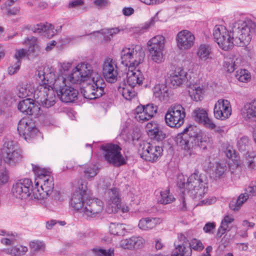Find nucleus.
<instances>
[{"label": "nucleus", "instance_id": "24", "mask_svg": "<svg viewBox=\"0 0 256 256\" xmlns=\"http://www.w3.org/2000/svg\"><path fill=\"white\" fill-rule=\"evenodd\" d=\"M144 80L143 74L140 70H136V68L130 69L128 68L126 84L134 88L137 85H141Z\"/></svg>", "mask_w": 256, "mask_h": 256}, {"label": "nucleus", "instance_id": "56", "mask_svg": "<svg viewBox=\"0 0 256 256\" xmlns=\"http://www.w3.org/2000/svg\"><path fill=\"white\" fill-rule=\"evenodd\" d=\"M144 108L146 113L148 114V118H151L154 116V114L156 112L157 107L154 106V104H148L146 106L142 105Z\"/></svg>", "mask_w": 256, "mask_h": 256}, {"label": "nucleus", "instance_id": "9", "mask_svg": "<svg viewBox=\"0 0 256 256\" xmlns=\"http://www.w3.org/2000/svg\"><path fill=\"white\" fill-rule=\"evenodd\" d=\"M206 184L196 172H194L187 180L186 192L194 199L200 200L206 194Z\"/></svg>", "mask_w": 256, "mask_h": 256}, {"label": "nucleus", "instance_id": "52", "mask_svg": "<svg viewBox=\"0 0 256 256\" xmlns=\"http://www.w3.org/2000/svg\"><path fill=\"white\" fill-rule=\"evenodd\" d=\"M236 78L240 82H246L250 78V76L246 70H240L236 72Z\"/></svg>", "mask_w": 256, "mask_h": 256}, {"label": "nucleus", "instance_id": "31", "mask_svg": "<svg viewBox=\"0 0 256 256\" xmlns=\"http://www.w3.org/2000/svg\"><path fill=\"white\" fill-rule=\"evenodd\" d=\"M188 92L192 99L196 102L200 101L203 98V86L196 84H191L189 87Z\"/></svg>", "mask_w": 256, "mask_h": 256}, {"label": "nucleus", "instance_id": "19", "mask_svg": "<svg viewBox=\"0 0 256 256\" xmlns=\"http://www.w3.org/2000/svg\"><path fill=\"white\" fill-rule=\"evenodd\" d=\"M39 83L42 85L40 92H43V96L40 98V101L42 105L45 108H49L54 106L56 102V96L51 84H42V80L38 76Z\"/></svg>", "mask_w": 256, "mask_h": 256}, {"label": "nucleus", "instance_id": "42", "mask_svg": "<svg viewBox=\"0 0 256 256\" xmlns=\"http://www.w3.org/2000/svg\"><path fill=\"white\" fill-rule=\"evenodd\" d=\"M0 235L4 237L0 240L1 243L6 246H11L16 242L15 236L12 234L6 232L4 230H0Z\"/></svg>", "mask_w": 256, "mask_h": 256}, {"label": "nucleus", "instance_id": "34", "mask_svg": "<svg viewBox=\"0 0 256 256\" xmlns=\"http://www.w3.org/2000/svg\"><path fill=\"white\" fill-rule=\"evenodd\" d=\"M187 178L182 174H180L178 177V186L180 188V192L183 196H182V206L181 208L182 210H186V203L185 201L184 196L186 194V190L187 188Z\"/></svg>", "mask_w": 256, "mask_h": 256}, {"label": "nucleus", "instance_id": "44", "mask_svg": "<svg viewBox=\"0 0 256 256\" xmlns=\"http://www.w3.org/2000/svg\"><path fill=\"white\" fill-rule=\"evenodd\" d=\"M98 166L94 164H86L84 168V176L86 178H90L94 177L98 173Z\"/></svg>", "mask_w": 256, "mask_h": 256}, {"label": "nucleus", "instance_id": "1", "mask_svg": "<svg viewBox=\"0 0 256 256\" xmlns=\"http://www.w3.org/2000/svg\"><path fill=\"white\" fill-rule=\"evenodd\" d=\"M252 34H256V23L240 20L232 24L230 32L222 25H216L213 36L220 48L228 50L234 45L242 46L248 44Z\"/></svg>", "mask_w": 256, "mask_h": 256}, {"label": "nucleus", "instance_id": "64", "mask_svg": "<svg viewBox=\"0 0 256 256\" xmlns=\"http://www.w3.org/2000/svg\"><path fill=\"white\" fill-rule=\"evenodd\" d=\"M216 225L214 222H208L204 226L203 230L206 233L212 234L215 228Z\"/></svg>", "mask_w": 256, "mask_h": 256}, {"label": "nucleus", "instance_id": "26", "mask_svg": "<svg viewBox=\"0 0 256 256\" xmlns=\"http://www.w3.org/2000/svg\"><path fill=\"white\" fill-rule=\"evenodd\" d=\"M16 94L19 98H24L32 96L34 92V87L32 84L22 82L16 88Z\"/></svg>", "mask_w": 256, "mask_h": 256}, {"label": "nucleus", "instance_id": "59", "mask_svg": "<svg viewBox=\"0 0 256 256\" xmlns=\"http://www.w3.org/2000/svg\"><path fill=\"white\" fill-rule=\"evenodd\" d=\"M52 197L54 200L52 204L54 206H56L58 202H62L64 200V196L60 192L56 190L53 192Z\"/></svg>", "mask_w": 256, "mask_h": 256}, {"label": "nucleus", "instance_id": "53", "mask_svg": "<svg viewBox=\"0 0 256 256\" xmlns=\"http://www.w3.org/2000/svg\"><path fill=\"white\" fill-rule=\"evenodd\" d=\"M227 170L228 168L225 163H217L214 171L216 177L222 176Z\"/></svg>", "mask_w": 256, "mask_h": 256}, {"label": "nucleus", "instance_id": "2", "mask_svg": "<svg viewBox=\"0 0 256 256\" xmlns=\"http://www.w3.org/2000/svg\"><path fill=\"white\" fill-rule=\"evenodd\" d=\"M68 78L71 84L86 83L81 90L86 98L95 99L100 97L104 93L106 84L104 79L99 74L94 72L91 65L87 62L78 64Z\"/></svg>", "mask_w": 256, "mask_h": 256}, {"label": "nucleus", "instance_id": "43", "mask_svg": "<svg viewBox=\"0 0 256 256\" xmlns=\"http://www.w3.org/2000/svg\"><path fill=\"white\" fill-rule=\"evenodd\" d=\"M160 198L158 202L164 204L172 202L175 200L173 194L170 192L169 189H166L160 192Z\"/></svg>", "mask_w": 256, "mask_h": 256}, {"label": "nucleus", "instance_id": "60", "mask_svg": "<svg viewBox=\"0 0 256 256\" xmlns=\"http://www.w3.org/2000/svg\"><path fill=\"white\" fill-rule=\"evenodd\" d=\"M203 124L206 128L210 130H214L216 128V124L214 122L212 119L208 117V116H206V118L204 120V121L201 123Z\"/></svg>", "mask_w": 256, "mask_h": 256}, {"label": "nucleus", "instance_id": "63", "mask_svg": "<svg viewBox=\"0 0 256 256\" xmlns=\"http://www.w3.org/2000/svg\"><path fill=\"white\" fill-rule=\"evenodd\" d=\"M158 128H160L159 125L154 122H152L148 123L146 126L148 134V132H152L154 130H156Z\"/></svg>", "mask_w": 256, "mask_h": 256}, {"label": "nucleus", "instance_id": "7", "mask_svg": "<svg viewBox=\"0 0 256 256\" xmlns=\"http://www.w3.org/2000/svg\"><path fill=\"white\" fill-rule=\"evenodd\" d=\"M174 245L175 250L171 256H191L192 249L200 251L204 248L200 240L194 238L189 242L187 238L182 234H178Z\"/></svg>", "mask_w": 256, "mask_h": 256}, {"label": "nucleus", "instance_id": "25", "mask_svg": "<svg viewBox=\"0 0 256 256\" xmlns=\"http://www.w3.org/2000/svg\"><path fill=\"white\" fill-rule=\"evenodd\" d=\"M196 54L202 61L212 60L214 55L212 46L206 44H200L198 48Z\"/></svg>", "mask_w": 256, "mask_h": 256}, {"label": "nucleus", "instance_id": "57", "mask_svg": "<svg viewBox=\"0 0 256 256\" xmlns=\"http://www.w3.org/2000/svg\"><path fill=\"white\" fill-rule=\"evenodd\" d=\"M153 92L154 96L160 100H164L165 94L166 93V90L161 89L160 86H156L154 88Z\"/></svg>", "mask_w": 256, "mask_h": 256}, {"label": "nucleus", "instance_id": "20", "mask_svg": "<svg viewBox=\"0 0 256 256\" xmlns=\"http://www.w3.org/2000/svg\"><path fill=\"white\" fill-rule=\"evenodd\" d=\"M18 130L20 134L22 135L26 140L34 138L38 132L32 120L28 118H23L20 120Z\"/></svg>", "mask_w": 256, "mask_h": 256}, {"label": "nucleus", "instance_id": "46", "mask_svg": "<svg viewBox=\"0 0 256 256\" xmlns=\"http://www.w3.org/2000/svg\"><path fill=\"white\" fill-rule=\"evenodd\" d=\"M237 147L240 152H244L250 148V140L248 136H243L238 140Z\"/></svg>", "mask_w": 256, "mask_h": 256}, {"label": "nucleus", "instance_id": "51", "mask_svg": "<svg viewBox=\"0 0 256 256\" xmlns=\"http://www.w3.org/2000/svg\"><path fill=\"white\" fill-rule=\"evenodd\" d=\"M30 247L31 252L35 253L36 252L44 250V245L42 242L34 240L30 243Z\"/></svg>", "mask_w": 256, "mask_h": 256}, {"label": "nucleus", "instance_id": "37", "mask_svg": "<svg viewBox=\"0 0 256 256\" xmlns=\"http://www.w3.org/2000/svg\"><path fill=\"white\" fill-rule=\"evenodd\" d=\"M32 30L34 32L38 34L45 32L46 30H52V34H50L48 36H54L57 32V30H54V26L48 23L38 24L34 26Z\"/></svg>", "mask_w": 256, "mask_h": 256}, {"label": "nucleus", "instance_id": "22", "mask_svg": "<svg viewBox=\"0 0 256 256\" xmlns=\"http://www.w3.org/2000/svg\"><path fill=\"white\" fill-rule=\"evenodd\" d=\"M195 37L188 30H182L178 32L176 36L178 47L180 50L190 48L194 44Z\"/></svg>", "mask_w": 256, "mask_h": 256}, {"label": "nucleus", "instance_id": "17", "mask_svg": "<svg viewBox=\"0 0 256 256\" xmlns=\"http://www.w3.org/2000/svg\"><path fill=\"white\" fill-rule=\"evenodd\" d=\"M107 195L106 211L108 214L117 212L121 208V199L118 190L116 188L109 190Z\"/></svg>", "mask_w": 256, "mask_h": 256}, {"label": "nucleus", "instance_id": "5", "mask_svg": "<svg viewBox=\"0 0 256 256\" xmlns=\"http://www.w3.org/2000/svg\"><path fill=\"white\" fill-rule=\"evenodd\" d=\"M198 130L196 126L190 125L176 136V142L184 150L186 155L194 154V150L198 146L203 149L206 148L208 138L198 136Z\"/></svg>", "mask_w": 256, "mask_h": 256}, {"label": "nucleus", "instance_id": "55", "mask_svg": "<svg viewBox=\"0 0 256 256\" xmlns=\"http://www.w3.org/2000/svg\"><path fill=\"white\" fill-rule=\"evenodd\" d=\"M119 30L118 28H114L108 30H102V34L104 35V38L105 40H109L113 36L114 34H118Z\"/></svg>", "mask_w": 256, "mask_h": 256}, {"label": "nucleus", "instance_id": "6", "mask_svg": "<svg viewBox=\"0 0 256 256\" xmlns=\"http://www.w3.org/2000/svg\"><path fill=\"white\" fill-rule=\"evenodd\" d=\"M144 57L145 53L140 45L124 47L120 52L121 63L129 69L136 68L142 63Z\"/></svg>", "mask_w": 256, "mask_h": 256}, {"label": "nucleus", "instance_id": "3", "mask_svg": "<svg viewBox=\"0 0 256 256\" xmlns=\"http://www.w3.org/2000/svg\"><path fill=\"white\" fill-rule=\"evenodd\" d=\"M36 74L40 78L42 84L53 85L58 96L62 102L66 103L71 102L76 99L78 91L68 86L71 82L66 80L65 76H59L56 78L54 68L48 66L40 67L36 72Z\"/></svg>", "mask_w": 256, "mask_h": 256}, {"label": "nucleus", "instance_id": "10", "mask_svg": "<svg viewBox=\"0 0 256 256\" xmlns=\"http://www.w3.org/2000/svg\"><path fill=\"white\" fill-rule=\"evenodd\" d=\"M104 156L106 162L116 166H120L126 163L121 154V148L118 144H108L101 146Z\"/></svg>", "mask_w": 256, "mask_h": 256}, {"label": "nucleus", "instance_id": "40", "mask_svg": "<svg viewBox=\"0 0 256 256\" xmlns=\"http://www.w3.org/2000/svg\"><path fill=\"white\" fill-rule=\"evenodd\" d=\"M89 256H114V249L110 248L108 250L100 248H94L88 252Z\"/></svg>", "mask_w": 256, "mask_h": 256}, {"label": "nucleus", "instance_id": "62", "mask_svg": "<svg viewBox=\"0 0 256 256\" xmlns=\"http://www.w3.org/2000/svg\"><path fill=\"white\" fill-rule=\"evenodd\" d=\"M26 50L24 48L16 50L14 54V58L16 61H20L21 62V59L26 56Z\"/></svg>", "mask_w": 256, "mask_h": 256}, {"label": "nucleus", "instance_id": "33", "mask_svg": "<svg viewBox=\"0 0 256 256\" xmlns=\"http://www.w3.org/2000/svg\"><path fill=\"white\" fill-rule=\"evenodd\" d=\"M134 88L126 82H124L120 84L118 90L125 99L131 100L136 96V92Z\"/></svg>", "mask_w": 256, "mask_h": 256}, {"label": "nucleus", "instance_id": "28", "mask_svg": "<svg viewBox=\"0 0 256 256\" xmlns=\"http://www.w3.org/2000/svg\"><path fill=\"white\" fill-rule=\"evenodd\" d=\"M143 243V240L140 237L132 236L121 240L120 245L124 249H132L139 248Z\"/></svg>", "mask_w": 256, "mask_h": 256}, {"label": "nucleus", "instance_id": "12", "mask_svg": "<svg viewBox=\"0 0 256 256\" xmlns=\"http://www.w3.org/2000/svg\"><path fill=\"white\" fill-rule=\"evenodd\" d=\"M2 156L4 162L10 166H15L22 160L20 150L12 142L5 143L2 149Z\"/></svg>", "mask_w": 256, "mask_h": 256}, {"label": "nucleus", "instance_id": "16", "mask_svg": "<svg viewBox=\"0 0 256 256\" xmlns=\"http://www.w3.org/2000/svg\"><path fill=\"white\" fill-rule=\"evenodd\" d=\"M163 150L161 146L150 143H144L140 154L141 158L145 160L154 162L161 156Z\"/></svg>", "mask_w": 256, "mask_h": 256}, {"label": "nucleus", "instance_id": "48", "mask_svg": "<svg viewBox=\"0 0 256 256\" xmlns=\"http://www.w3.org/2000/svg\"><path fill=\"white\" fill-rule=\"evenodd\" d=\"M144 110V106H142V105L138 106L135 110L136 113V118L140 122H144L150 119L148 118V114L146 113Z\"/></svg>", "mask_w": 256, "mask_h": 256}, {"label": "nucleus", "instance_id": "32", "mask_svg": "<svg viewBox=\"0 0 256 256\" xmlns=\"http://www.w3.org/2000/svg\"><path fill=\"white\" fill-rule=\"evenodd\" d=\"M241 62V58L239 57L226 58L224 61V67L228 72H232L240 66Z\"/></svg>", "mask_w": 256, "mask_h": 256}, {"label": "nucleus", "instance_id": "50", "mask_svg": "<svg viewBox=\"0 0 256 256\" xmlns=\"http://www.w3.org/2000/svg\"><path fill=\"white\" fill-rule=\"evenodd\" d=\"M148 134L150 138L158 141L162 140L166 138V134L160 130V128L156 130L148 132Z\"/></svg>", "mask_w": 256, "mask_h": 256}, {"label": "nucleus", "instance_id": "27", "mask_svg": "<svg viewBox=\"0 0 256 256\" xmlns=\"http://www.w3.org/2000/svg\"><path fill=\"white\" fill-rule=\"evenodd\" d=\"M161 222V220L157 218H145L139 221L138 227L143 230H152Z\"/></svg>", "mask_w": 256, "mask_h": 256}, {"label": "nucleus", "instance_id": "45", "mask_svg": "<svg viewBox=\"0 0 256 256\" xmlns=\"http://www.w3.org/2000/svg\"><path fill=\"white\" fill-rule=\"evenodd\" d=\"M245 165L250 170L256 168V156L253 152H246L244 160Z\"/></svg>", "mask_w": 256, "mask_h": 256}, {"label": "nucleus", "instance_id": "39", "mask_svg": "<svg viewBox=\"0 0 256 256\" xmlns=\"http://www.w3.org/2000/svg\"><path fill=\"white\" fill-rule=\"evenodd\" d=\"M208 116L206 110L203 108H197L192 114L193 119L196 122L201 124Z\"/></svg>", "mask_w": 256, "mask_h": 256}, {"label": "nucleus", "instance_id": "13", "mask_svg": "<svg viewBox=\"0 0 256 256\" xmlns=\"http://www.w3.org/2000/svg\"><path fill=\"white\" fill-rule=\"evenodd\" d=\"M12 191L16 198L22 200L26 199L33 192L32 182L28 178L20 180L13 185Z\"/></svg>", "mask_w": 256, "mask_h": 256}, {"label": "nucleus", "instance_id": "47", "mask_svg": "<svg viewBox=\"0 0 256 256\" xmlns=\"http://www.w3.org/2000/svg\"><path fill=\"white\" fill-rule=\"evenodd\" d=\"M32 170L36 174L37 176L35 180V182L36 181H39V180H41L43 177H45L46 176H50V172L48 170L39 167L38 166L34 165L32 164Z\"/></svg>", "mask_w": 256, "mask_h": 256}, {"label": "nucleus", "instance_id": "54", "mask_svg": "<svg viewBox=\"0 0 256 256\" xmlns=\"http://www.w3.org/2000/svg\"><path fill=\"white\" fill-rule=\"evenodd\" d=\"M9 179V172L6 168L0 170V187L6 184Z\"/></svg>", "mask_w": 256, "mask_h": 256}, {"label": "nucleus", "instance_id": "61", "mask_svg": "<svg viewBox=\"0 0 256 256\" xmlns=\"http://www.w3.org/2000/svg\"><path fill=\"white\" fill-rule=\"evenodd\" d=\"M21 64L20 61H16L15 64L8 67V72L10 74L12 75L16 73L20 69Z\"/></svg>", "mask_w": 256, "mask_h": 256}, {"label": "nucleus", "instance_id": "29", "mask_svg": "<svg viewBox=\"0 0 256 256\" xmlns=\"http://www.w3.org/2000/svg\"><path fill=\"white\" fill-rule=\"evenodd\" d=\"M165 43V38L162 35H157L150 39L147 45L148 49L164 50Z\"/></svg>", "mask_w": 256, "mask_h": 256}, {"label": "nucleus", "instance_id": "58", "mask_svg": "<svg viewBox=\"0 0 256 256\" xmlns=\"http://www.w3.org/2000/svg\"><path fill=\"white\" fill-rule=\"evenodd\" d=\"M93 4L98 9H102L108 6L110 2L108 0H94Z\"/></svg>", "mask_w": 256, "mask_h": 256}, {"label": "nucleus", "instance_id": "21", "mask_svg": "<svg viewBox=\"0 0 256 256\" xmlns=\"http://www.w3.org/2000/svg\"><path fill=\"white\" fill-rule=\"evenodd\" d=\"M256 195V185L250 186L246 188L244 192L241 194L236 200H233L230 202L229 207L232 210H238L249 198Z\"/></svg>", "mask_w": 256, "mask_h": 256}, {"label": "nucleus", "instance_id": "4", "mask_svg": "<svg viewBox=\"0 0 256 256\" xmlns=\"http://www.w3.org/2000/svg\"><path fill=\"white\" fill-rule=\"evenodd\" d=\"M70 205L74 210L83 213L88 216L94 217L103 208L102 202L98 198H92L88 196L86 182L80 181L73 192Z\"/></svg>", "mask_w": 256, "mask_h": 256}, {"label": "nucleus", "instance_id": "14", "mask_svg": "<svg viewBox=\"0 0 256 256\" xmlns=\"http://www.w3.org/2000/svg\"><path fill=\"white\" fill-rule=\"evenodd\" d=\"M118 68L116 60L112 58H106L102 64V72L106 80L114 83L118 80Z\"/></svg>", "mask_w": 256, "mask_h": 256}, {"label": "nucleus", "instance_id": "11", "mask_svg": "<svg viewBox=\"0 0 256 256\" xmlns=\"http://www.w3.org/2000/svg\"><path fill=\"white\" fill-rule=\"evenodd\" d=\"M53 178L51 176L43 177L39 181L35 183V187L33 189V194L34 198L44 200L52 194L54 189Z\"/></svg>", "mask_w": 256, "mask_h": 256}, {"label": "nucleus", "instance_id": "38", "mask_svg": "<svg viewBox=\"0 0 256 256\" xmlns=\"http://www.w3.org/2000/svg\"><path fill=\"white\" fill-rule=\"evenodd\" d=\"M28 250L26 246H16L12 248H5L4 252L12 256H22L28 252Z\"/></svg>", "mask_w": 256, "mask_h": 256}, {"label": "nucleus", "instance_id": "49", "mask_svg": "<svg viewBox=\"0 0 256 256\" xmlns=\"http://www.w3.org/2000/svg\"><path fill=\"white\" fill-rule=\"evenodd\" d=\"M72 64L70 62L67 63H63L61 64L60 68H59L58 73L57 74V76L56 75V78H58L59 76H64L66 78V80H68L70 82L68 76L72 74V71L74 70V68L70 74H68L67 72L68 70L71 67Z\"/></svg>", "mask_w": 256, "mask_h": 256}, {"label": "nucleus", "instance_id": "41", "mask_svg": "<svg viewBox=\"0 0 256 256\" xmlns=\"http://www.w3.org/2000/svg\"><path fill=\"white\" fill-rule=\"evenodd\" d=\"M110 232L111 234L118 236H124L126 232L125 225L116 223H110Z\"/></svg>", "mask_w": 256, "mask_h": 256}, {"label": "nucleus", "instance_id": "30", "mask_svg": "<svg viewBox=\"0 0 256 256\" xmlns=\"http://www.w3.org/2000/svg\"><path fill=\"white\" fill-rule=\"evenodd\" d=\"M242 114L245 118H256V98L244 104Z\"/></svg>", "mask_w": 256, "mask_h": 256}, {"label": "nucleus", "instance_id": "15", "mask_svg": "<svg viewBox=\"0 0 256 256\" xmlns=\"http://www.w3.org/2000/svg\"><path fill=\"white\" fill-rule=\"evenodd\" d=\"M188 73L182 68H176L168 74L166 82L170 87L177 88L188 81Z\"/></svg>", "mask_w": 256, "mask_h": 256}, {"label": "nucleus", "instance_id": "8", "mask_svg": "<svg viewBox=\"0 0 256 256\" xmlns=\"http://www.w3.org/2000/svg\"><path fill=\"white\" fill-rule=\"evenodd\" d=\"M186 111L180 104H172L165 114L166 124L170 128H180L184 123Z\"/></svg>", "mask_w": 256, "mask_h": 256}, {"label": "nucleus", "instance_id": "35", "mask_svg": "<svg viewBox=\"0 0 256 256\" xmlns=\"http://www.w3.org/2000/svg\"><path fill=\"white\" fill-rule=\"evenodd\" d=\"M24 44L28 46V51L34 54L35 55H38L40 52V48L38 45L37 38L32 36L30 38H27L22 42Z\"/></svg>", "mask_w": 256, "mask_h": 256}, {"label": "nucleus", "instance_id": "36", "mask_svg": "<svg viewBox=\"0 0 256 256\" xmlns=\"http://www.w3.org/2000/svg\"><path fill=\"white\" fill-rule=\"evenodd\" d=\"M150 60L156 64H161L164 61V50L148 49Z\"/></svg>", "mask_w": 256, "mask_h": 256}, {"label": "nucleus", "instance_id": "23", "mask_svg": "<svg viewBox=\"0 0 256 256\" xmlns=\"http://www.w3.org/2000/svg\"><path fill=\"white\" fill-rule=\"evenodd\" d=\"M18 108L22 113L30 116H37L40 110L39 104L32 98L20 100L18 104Z\"/></svg>", "mask_w": 256, "mask_h": 256}, {"label": "nucleus", "instance_id": "18", "mask_svg": "<svg viewBox=\"0 0 256 256\" xmlns=\"http://www.w3.org/2000/svg\"><path fill=\"white\" fill-rule=\"evenodd\" d=\"M232 114L230 102L226 100L220 99L215 104L214 114L216 118L222 120L228 118Z\"/></svg>", "mask_w": 256, "mask_h": 256}]
</instances>
